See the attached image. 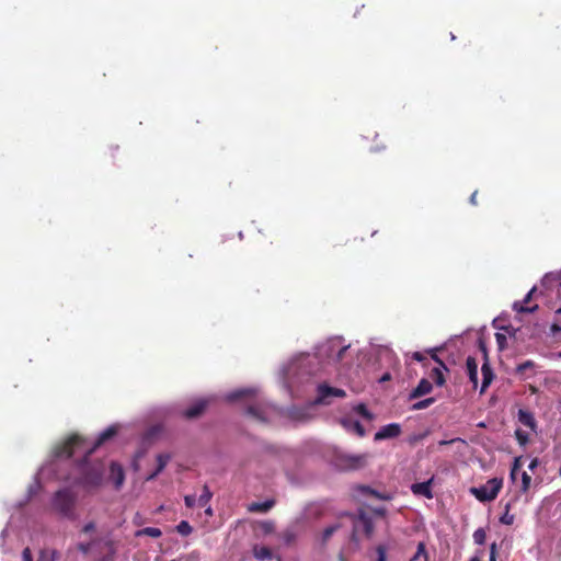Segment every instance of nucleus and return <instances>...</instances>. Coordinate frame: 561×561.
I'll return each instance as SVG.
<instances>
[{
	"mask_svg": "<svg viewBox=\"0 0 561 561\" xmlns=\"http://www.w3.org/2000/svg\"><path fill=\"white\" fill-rule=\"evenodd\" d=\"M412 357L414 360L420 362V363L424 362L426 359L425 356L420 352L413 353Z\"/></svg>",
	"mask_w": 561,
	"mask_h": 561,
	"instance_id": "obj_51",
	"label": "nucleus"
},
{
	"mask_svg": "<svg viewBox=\"0 0 561 561\" xmlns=\"http://www.w3.org/2000/svg\"><path fill=\"white\" fill-rule=\"evenodd\" d=\"M503 482L502 479L493 478L490 479L485 484L479 488H472L471 493L476 496L480 502H490L493 501L502 489Z\"/></svg>",
	"mask_w": 561,
	"mask_h": 561,
	"instance_id": "obj_3",
	"label": "nucleus"
},
{
	"mask_svg": "<svg viewBox=\"0 0 561 561\" xmlns=\"http://www.w3.org/2000/svg\"><path fill=\"white\" fill-rule=\"evenodd\" d=\"M78 451H83L84 457L78 462L80 477L77 479V483L84 489L99 488L103 483L105 465L101 460H89L91 455L87 454L85 439L82 436L72 434L65 442L56 445L54 456L56 458H70Z\"/></svg>",
	"mask_w": 561,
	"mask_h": 561,
	"instance_id": "obj_1",
	"label": "nucleus"
},
{
	"mask_svg": "<svg viewBox=\"0 0 561 561\" xmlns=\"http://www.w3.org/2000/svg\"><path fill=\"white\" fill-rule=\"evenodd\" d=\"M541 285L550 289H557V293H561V274L549 273L541 279Z\"/></svg>",
	"mask_w": 561,
	"mask_h": 561,
	"instance_id": "obj_14",
	"label": "nucleus"
},
{
	"mask_svg": "<svg viewBox=\"0 0 561 561\" xmlns=\"http://www.w3.org/2000/svg\"><path fill=\"white\" fill-rule=\"evenodd\" d=\"M558 356L561 358V351L559 352Z\"/></svg>",
	"mask_w": 561,
	"mask_h": 561,
	"instance_id": "obj_60",
	"label": "nucleus"
},
{
	"mask_svg": "<svg viewBox=\"0 0 561 561\" xmlns=\"http://www.w3.org/2000/svg\"><path fill=\"white\" fill-rule=\"evenodd\" d=\"M77 496L70 489L58 490L51 500L54 511L67 518H73Z\"/></svg>",
	"mask_w": 561,
	"mask_h": 561,
	"instance_id": "obj_2",
	"label": "nucleus"
},
{
	"mask_svg": "<svg viewBox=\"0 0 561 561\" xmlns=\"http://www.w3.org/2000/svg\"><path fill=\"white\" fill-rule=\"evenodd\" d=\"M95 529V524L93 522H90L88 523L87 525H84L82 531L83 533H91Z\"/></svg>",
	"mask_w": 561,
	"mask_h": 561,
	"instance_id": "obj_50",
	"label": "nucleus"
},
{
	"mask_svg": "<svg viewBox=\"0 0 561 561\" xmlns=\"http://www.w3.org/2000/svg\"><path fill=\"white\" fill-rule=\"evenodd\" d=\"M259 528L264 535H268L275 530V523L273 520H263L259 523Z\"/></svg>",
	"mask_w": 561,
	"mask_h": 561,
	"instance_id": "obj_31",
	"label": "nucleus"
},
{
	"mask_svg": "<svg viewBox=\"0 0 561 561\" xmlns=\"http://www.w3.org/2000/svg\"><path fill=\"white\" fill-rule=\"evenodd\" d=\"M247 414H249L251 417L260 421V422H264L265 421V417L263 415V411L256 407V405H253V404H250L248 408H247Z\"/></svg>",
	"mask_w": 561,
	"mask_h": 561,
	"instance_id": "obj_27",
	"label": "nucleus"
},
{
	"mask_svg": "<svg viewBox=\"0 0 561 561\" xmlns=\"http://www.w3.org/2000/svg\"><path fill=\"white\" fill-rule=\"evenodd\" d=\"M59 558V552L55 549H42L39 551L37 561H57Z\"/></svg>",
	"mask_w": 561,
	"mask_h": 561,
	"instance_id": "obj_23",
	"label": "nucleus"
},
{
	"mask_svg": "<svg viewBox=\"0 0 561 561\" xmlns=\"http://www.w3.org/2000/svg\"><path fill=\"white\" fill-rule=\"evenodd\" d=\"M469 561H481V559L478 556H474L470 558Z\"/></svg>",
	"mask_w": 561,
	"mask_h": 561,
	"instance_id": "obj_57",
	"label": "nucleus"
},
{
	"mask_svg": "<svg viewBox=\"0 0 561 561\" xmlns=\"http://www.w3.org/2000/svg\"><path fill=\"white\" fill-rule=\"evenodd\" d=\"M96 543H98V540H93V541L87 542V543L80 542V543H78L77 548L79 551L87 554L92 548L96 547Z\"/></svg>",
	"mask_w": 561,
	"mask_h": 561,
	"instance_id": "obj_37",
	"label": "nucleus"
},
{
	"mask_svg": "<svg viewBox=\"0 0 561 561\" xmlns=\"http://www.w3.org/2000/svg\"><path fill=\"white\" fill-rule=\"evenodd\" d=\"M435 402V399L434 398H427V399H424V400H421L416 403H414L413 405V410H423V409H426L428 408L431 404H433Z\"/></svg>",
	"mask_w": 561,
	"mask_h": 561,
	"instance_id": "obj_36",
	"label": "nucleus"
},
{
	"mask_svg": "<svg viewBox=\"0 0 561 561\" xmlns=\"http://www.w3.org/2000/svg\"><path fill=\"white\" fill-rule=\"evenodd\" d=\"M280 537L283 539V541L289 546L291 543H294L296 541V538H297V533L295 531V529L293 528H287L285 529L282 534H280Z\"/></svg>",
	"mask_w": 561,
	"mask_h": 561,
	"instance_id": "obj_29",
	"label": "nucleus"
},
{
	"mask_svg": "<svg viewBox=\"0 0 561 561\" xmlns=\"http://www.w3.org/2000/svg\"><path fill=\"white\" fill-rule=\"evenodd\" d=\"M537 288L533 287L528 294L525 296L523 302H514L513 309L518 313H533L538 309V305H534L533 307H528L527 304L531 300L533 295L536 293Z\"/></svg>",
	"mask_w": 561,
	"mask_h": 561,
	"instance_id": "obj_10",
	"label": "nucleus"
},
{
	"mask_svg": "<svg viewBox=\"0 0 561 561\" xmlns=\"http://www.w3.org/2000/svg\"><path fill=\"white\" fill-rule=\"evenodd\" d=\"M110 478L113 481L116 489H119L123 485L124 480H125V472H124L123 467L119 463H117L115 461L111 462Z\"/></svg>",
	"mask_w": 561,
	"mask_h": 561,
	"instance_id": "obj_11",
	"label": "nucleus"
},
{
	"mask_svg": "<svg viewBox=\"0 0 561 561\" xmlns=\"http://www.w3.org/2000/svg\"><path fill=\"white\" fill-rule=\"evenodd\" d=\"M495 339L500 348H503L506 343V336L502 333H496Z\"/></svg>",
	"mask_w": 561,
	"mask_h": 561,
	"instance_id": "obj_47",
	"label": "nucleus"
},
{
	"mask_svg": "<svg viewBox=\"0 0 561 561\" xmlns=\"http://www.w3.org/2000/svg\"><path fill=\"white\" fill-rule=\"evenodd\" d=\"M274 506V501L254 502L249 506L250 512L266 513Z\"/></svg>",
	"mask_w": 561,
	"mask_h": 561,
	"instance_id": "obj_21",
	"label": "nucleus"
},
{
	"mask_svg": "<svg viewBox=\"0 0 561 561\" xmlns=\"http://www.w3.org/2000/svg\"><path fill=\"white\" fill-rule=\"evenodd\" d=\"M510 507H511V504H506L505 506V513L503 516H501L500 518V522L504 525H512L514 523V515L510 514Z\"/></svg>",
	"mask_w": 561,
	"mask_h": 561,
	"instance_id": "obj_33",
	"label": "nucleus"
},
{
	"mask_svg": "<svg viewBox=\"0 0 561 561\" xmlns=\"http://www.w3.org/2000/svg\"><path fill=\"white\" fill-rule=\"evenodd\" d=\"M479 345H480L481 352L484 355V362L481 366L482 383H481V388H480V393H484L494 379V373L490 365V362L488 358V353H486V347H485L484 343L482 341H480Z\"/></svg>",
	"mask_w": 561,
	"mask_h": 561,
	"instance_id": "obj_5",
	"label": "nucleus"
},
{
	"mask_svg": "<svg viewBox=\"0 0 561 561\" xmlns=\"http://www.w3.org/2000/svg\"><path fill=\"white\" fill-rule=\"evenodd\" d=\"M161 535H162V531L157 527H146V528L137 530L135 534L136 537L149 536L152 538H159V537H161Z\"/></svg>",
	"mask_w": 561,
	"mask_h": 561,
	"instance_id": "obj_25",
	"label": "nucleus"
},
{
	"mask_svg": "<svg viewBox=\"0 0 561 561\" xmlns=\"http://www.w3.org/2000/svg\"><path fill=\"white\" fill-rule=\"evenodd\" d=\"M456 440H461V439L460 438H455V439H450V440H440L439 445L440 446L450 445V444L455 443Z\"/></svg>",
	"mask_w": 561,
	"mask_h": 561,
	"instance_id": "obj_54",
	"label": "nucleus"
},
{
	"mask_svg": "<svg viewBox=\"0 0 561 561\" xmlns=\"http://www.w3.org/2000/svg\"><path fill=\"white\" fill-rule=\"evenodd\" d=\"M337 527V525L327 527L322 534L323 541L329 540L331 536L336 531Z\"/></svg>",
	"mask_w": 561,
	"mask_h": 561,
	"instance_id": "obj_42",
	"label": "nucleus"
},
{
	"mask_svg": "<svg viewBox=\"0 0 561 561\" xmlns=\"http://www.w3.org/2000/svg\"><path fill=\"white\" fill-rule=\"evenodd\" d=\"M535 364L533 360H526L522 364H519L516 368V371L522 374L524 373L526 369H530V368H534Z\"/></svg>",
	"mask_w": 561,
	"mask_h": 561,
	"instance_id": "obj_44",
	"label": "nucleus"
},
{
	"mask_svg": "<svg viewBox=\"0 0 561 561\" xmlns=\"http://www.w3.org/2000/svg\"><path fill=\"white\" fill-rule=\"evenodd\" d=\"M438 348L431 350L428 353L431 354V358L438 364L442 368H444L445 371H448L449 369L445 365V363L437 356Z\"/></svg>",
	"mask_w": 561,
	"mask_h": 561,
	"instance_id": "obj_40",
	"label": "nucleus"
},
{
	"mask_svg": "<svg viewBox=\"0 0 561 561\" xmlns=\"http://www.w3.org/2000/svg\"><path fill=\"white\" fill-rule=\"evenodd\" d=\"M515 437L522 446L528 443V434L520 428L515 431Z\"/></svg>",
	"mask_w": 561,
	"mask_h": 561,
	"instance_id": "obj_38",
	"label": "nucleus"
},
{
	"mask_svg": "<svg viewBox=\"0 0 561 561\" xmlns=\"http://www.w3.org/2000/svg\"><path fill=\"white\" fill-rule=\"evenodd\" d=\"M253 556L257 560H267L271 559L273 553L268 547L265 546H254Z\"/></svg>",
	"mask_w": 561,
	"mask_h": 561,
	"instance_id": "obj_22",
	"label": "nucleus"
},
{
	"mask_svg": "<svg viewBox=\"0 0 561 561\" xmlns=\"http://www.w3.org/2000/svg\"><path fill=\"white\" fill-rule=\"evenodd\" d=\"M377 552V561H387V548L383 545H379L376 547Z\"/></svg>",
	"mask_w": 561,
	"mask_h": 561,
	"instance_id": "obj_41",
	"label": "nucleus"
},
{
	"mask_svg": "<svg viewBox=\"0 0 561 561\" xmlns=\"http://www.w3.org/2000/svg\"><path fill=\"white\" fill-rule=\"evenodd\" d=\"M531 482V477L526 472H522V491L527 492Z\"/></svg>",
	"mask_w": 561,
	"mask_h": 561,
	"instance_id": "obj_39",
	"label": "nucleus"
},
{
	"mask_svg": "<svg viewBox=\"0 0 561 561\" xmlns=\"http://www.w3.org/2000/svg\"><path fill=\"white\" fill-rule=\"evenodd\" d=\"M432 389H433L432 383L427 379L423 378L420 380L416 388L413 389L412 392L410 393V399H416V398L423 397V396L430 393L432 391Z\"/></svg>",
	"mask_w": 561,
	"mask_h": 561,
	"instance_id": "obj_17",
	"label": "nucleus"
},
{
	"mask_svg": "<svg viewBox=\"0 0 561 561\" xmlns=\"http://www.w3.org/2000/svg\"><path fill=\"white\" fill-rule=\"evenodd\" d=\"M432 481H433V479H430L425 482L413 483L411 485L412 493L414 495H421L426 499H433Z\"/></svg>",
	"mask_w": 561,
	"mask_h": 561,
	"instance_id": "obj_13",
	"label": "nucleus"
},
{
	"mask_svg": "<svg viewBox=\"0 0 561 561\" xmlns=\"http://www.w3.org/2000/svg\"><path fill=\"white\" fill-rule=\"evenodd\" d=\"M536 391H537V389L535 387H531V392L535 393Z\"/></svg>",
	"mask_w": 561,
	"mask_h": 561,
	"instance_id": "obj_59",
	"label": "nucleus"
},
{
	"mask_svg": "<svg viewBox=\"0 0 561 561\" xmlns=\"http://www.w3.org/2000/svg\"><path fill=\"white\" fill-rule=\"evenodd\" d=\"M118 432V427L116 425L108 426L105 431H103L92 446H88L85 444V449L88 455H92L96 448L103 445L106 440L114 437Z\"/></svg>",
	"mask_w": 561,
	"mask_h": 561,
	"instance_id": "obj_8",
	"label": "nucleus"
},
{
	"mask_svg": "<svg viewBox=\"0 0 561 561\" xmlns=\"http://www.w3.org/2000/svg\"><path fill=\"white\" fill-rule=\"evenodd\" d=\"M430 376L437 386H444L446 382V379L444 376V368H442L440 366L433 368L431 370Z\"/></svg>",
	"mask_w": 561,
	"mask_h": 561,
	"instance_id": "obj_24",
	"label": "nucleus"
},
{
	"mask_svg": "<svg viewBox=\"0 0 561 561\" xmlns=\"http://www.w3.org/2000/svg\"><path fill=\"white\" fill-rule=\"evenodd\" d=\"M401 434V426L398 423H390L382 426L376 434L374 439L376 442L394 438Z\"/></svg>",
	"mask_w": 561,
	"mask_h": 561,
	"instance_id": "obj_9",
	"label": "nucleus"
},
{
	"mask_svg": "<svg viewBox=\"0 0 561 561\" xmlns=\"http://www.w3.org/2000/svg\"><path fill=\"white\" fill-rule=\"evenodd\" d=\"M519 472L522 473L523 471H520V462H519V458H516V459L514 460V463H513V467H512V470H511V478H512L513 480H515V479H516V476H517Z\"/></svg>",
	"mask_w": 561,
	"mask_h": 561,
	"instance_id": "obj_43",
	"label": "nucleus"
},
{
	"mask_svg": "<svg viewBox=\"0 0 561 561\" xmlns=\"http://www.w3.org/2000/svg\"><path fill=\"white\" fill-rule=\"evenodd\" d=\"M339 466L345 470L358 469L366 463L365 455H340L337 457Z\"/></svg>",
	"mask_w": 561,
	"mask_h": 561,
	"instance_id": "obj_7",
	"label": "nucleus"
},
{
	"mask_svg": "<svg viewBox=\"0 0 561 561\" xmlns=\"http://www.w3.org/2000/svg\"><path fill=\"white\" fill-rule=\"evenodd\" d=\"M362 527L363 531L369 537L373 534L374 530V524L373 520L366 516L365 514H362L358 519V524H356L357 527Z\"/></svg>",
	"mask_w": 561,
	"mask_h": 561,
	"instance_id": "obj_20",
	"label": "nucleus"
},
{
	"mask_svg": "<svg viewBox=\"0 0 561 561\" xmlns=\"http://www.w3.org/2000/svg\"><path fill=\"white\" fill-rule=\"evenodd\" d=\"M254 394V390L252 389H242V390H237V391H233L231 393L228 394V400L229 401H236V400H239L241 398H244V397H249V396H252Z\"/></svg>",
	"mask_w": 561,
	"mask_h": 561,
	"instance_id": "obj_26",
	"label": "nucleus"
},
{
	"mask_svg": "<svg viewBox=\"0 0 561 561\" xmlns=\"http://www.w3.org/2000/svg\"><path fill=\"white\" fill-rule=\"evenodd\" d=\"M346 392L343 389L331 387L327 383H321L317 389V398L314 402L317 404L328 405L331 403V397L344 398Z\"/></svg>",
	"mask_w": 561,
	"mask_h": 561,
	"instance_id": "obj_4",
	"label": "nucleus"
},
{
	"mask_svg": "<svg viewBox=\"0 0 561 561\" xmlns=\"http://www.w3.org/2000/svg\"><path fill=\"white\" fill-rule=\"evenodd\" d=\"M184 502H185V505L190 508L194 507L195 504L197 503V499L195 495H186L184 497Z\"/></svg>",
	"mask_w": 561,
	"mask_h": 561,
	"instance_id": "obj_46",
	"label": "nucleus"
},
{
	"mask_svg": "<svg viewBox=\"0 0 561 561\" xmlns=\"http://www.w3.org/2000/svg\"><path fill=\"white\" fill-rule=\"evenodd\" d=\"M176 531L182 536H188L193 531V528L188 522L182 520L178 524Z\"/></svg>",
	"mask_w": 561,
	"mask_h": 561,
	"instance_id": "obj_32",
	"label": "nucleus"
},
{
	"mask_svg": "<svg viewBox=\"0 0 561 561\" xmlns=\"http://www.w3.org/2000/svg\"><path fill=\"white\" fill-rule=\"evenodd\" d=\"M23 561H33V556L30 548H25L22 552Z\"/></svg>",
	"mask_w": 561,
	"mask_h": 561,
	"instance_id": "obj_48",
	"label": "nucleus"
},
{
	"mask_svg": "<svg viewBox=\"0 0 561 561\" xmlns=\"http://www.w3.org/2000/svg\"><path fill=\"white\" fill-rule=\"evenodd\" d=\"M390 379H391V375H390V373H385V374L380 377L379 381H380V382H385V381H388V380H390Z\"/></svg>",
	"mask_w": 561,
	"mask_h": 561,
	"instance_id": "obj_53",
	"label": "nucleus"
},
{
	"mask_svg": "<svg viewBox=\"0 0 561 561\" xmlns=\"http://www.w3.org/2000/svg\"><path fill=\"white\" fill-rule=\"evenodd\" d=\"M490 561H496V543L491 545Z\"/></svg>",
	"mask_w": 561,
	"mask_h": 561,
	"instance_id": "obj_49",
	"label": "nucleus"
},
{
	"mask_svg": "<svg viewBox=\"0 0 561 561\" xmlns=\"http://www.w3.org/2000/svg\"><path fill=\"white\" fill-rule=\"evenodd\" d=\"M206 514H208V515H211V514H213V511H211V508H210V507H208V508L206 510Z\"/></svg>",
	"mask_w": 561,
	"mask_h": 561,
	"instance_id": "obj_58",
	"label": "nucleus"
},
{
	"mask_svg": "<svg viewBox=\"0 0 561 561\" xmlns=\"http://www.w3.org/2000/svg\"><path fill=\"white\" fill-rule=\"evenodd\" d=\"M354 410L367 420L373 419V414L370 413V411L367 409V407L364 403L357 404Z\"/></svg>",
	"mask_w": 561,
	"mask_h": 561,
	"instance_id": "obj_35",
	"label": "nucleus"
},
{
	"mask_svg": "<svg viewBox=\"0 0 561 561\" xmlns=\"http://www.w3.org/2000/svg\"><path fill=\"white\" fill-rule=\"evenodd\" d=\"M206 405V401L195 402L193 405L183 411V416L188 420L196 419L204 413Z\"/></svg>",
	"mask_w": 561,
	"mask_h": 561,
	"instance_id": "obj_15",
	"label": "nucleus"
},
{
	"mask_svg": "<svg viewBox=\"0 0 561 561\" xmlns=\"http://www.w3.org/2000/svg\"><path fill=\"white\" fill-rule=\"evenodd\" d=\"M467 374L473 388L478 386V363L474 357L469 356L466 360Z\"/></svg>",
	"mask_w": 561,
	"mask_h": 561,
	"instance_id": "obj_16",
	"label": "nucleus"
},
{
	"mask_svg": "<svg viewBox=\"0 0 561 561\" xmlns=\"http://www.w3.org/2000/svg\"><path fill=\"white\" fill-rule=\"evenodd\" d=\"M341 424L346 431L355 433L358 437H364L366 435L365 427L357 420L345 417L341 420Z\"/></svg>",
	"mask_w": 561,
	"mask_h": 561,
	"instance_id": "obj_12",
	"label": "nucleus"
},
{
	"mask_svg": "<svg viewBox=\"0 0 561 561\" xmlns=\"http://www.w3.org/2000/svg\"><path fill=\"white\" fill-rule=\"evenodd\" d=\"M171 456L169 454H159L157 456V469L147 477V480H153L167 467Z\"/></svg>",
	"mask_w": 561,
	"mask_h": 561,
	"instance_id": "obj_18",
	"label": "nucleus"
},
{
	"mask_svg": "<svg viewBox=\"0 0 561 561\" xmlns=\"http://www.w3.org/2000/svg\"><path fill=\"white\" fill-rule=\"evenodd\" d=\"M536 466H537V460H536V459H534V460L530 462V465H529V469H531V470H533Z\"/></svg>",
	"mask_w": 561,
	"mask_h": 561,
	"instance_id": "obj_56",
	"label": "nucleus"
},
{
	"mask_svg": "<svg viewBox=\"0 0 561 561\" xmlns=\"http://www.w3.org/2000/svg\"><path fill=\"white\" fill-rule=\"evenodd\" d=\"M559 317H561V307L556 310V320L550 325V334L552 336H556L559 332H561V320Z\"/></svg>",
	"mask_w": 561,
	"mask_h": 561,
	"instance_id": "obj_30",
	"label": "nucleus"
},
{
	"mask_svg": "<svg viewBox=\"0 0 561 561\" xmlns=\"http://www.w3.org/2000/svg\"><path fill=\"white\" fill-rule=\"evenodd\" d=\"M518 421L530 428H535L536 421L531 412L520 409L518 411Z\"/></svg>",
	"mask_w": 561,
	"mask_h": 561,
	"instance_id": "obj_19",
	"label": "nucleus"
},
{
	"mask_svg": "<svg viewBox=\"0 0 561 561\" xmlns=\"http://www.w3.org/2000/svg\"><path fill=\"white\" fill-rule=\"evenodd\" d=\"M211 496L213 493L210 492L209 488L207 485H204L203 493L197 499L198 506L205 507L209 503Z\"/></svg>",
	"mask_w": 561,
	"mask_h": 561,
	"instance_id": "obj_28",
	"label": "nucleus"
},
{
	"mask_svg": "<svg viewBox=\"0 0 561 561\" xmlns=\"http://www.w3.org/2000/svg\"><path fill=\"white\" fill-rule=\"evenodd\" d=\"M98 557L94 561H114L116 556V547L111 539L98 540Z\"/></svg>",
	"mask_w": 561,
	"mask_h": 561,
	"instance_id": "obj_6",
	"label": "nucleus"
},
{
	"mask_svg": "<svg viewBox=\"0 0 561 561\" xmlns=\"http://www.w3.org/2000/svg\"><path fill=\"white\" fill-rule=\"evenodd\" d=\"M421 556H424L425 558H427V552H426V548H425V545L423 542H420L417 545V551L413 558V560H416L417 558H420Z\"/></svg>",
	"mask_w": 561,
	"mask_h": 561,
	"instance_id": "obj_45",
	"label": "nucleus"
},
{
	"mask_svg": "<svg viewBox=\"0 0 561 561\" xmlns=\"http://www.w3.org/2000/svg\"><path fill=\"white\" fill-rule=\"evenodd\" d=\"M485 539H486V534L483 528H478L477 530H474L473 540L477 545H483L485 542Z\"/></svg>",
	"mask_w": 561,
	"mask_h": 561,
	"instance_id": "obj_34",
	"label": "nucleus"
},
{
	"mask_svg": "<svg viewBox=\"0 0 561 561\" xmlns=\"http://www.w3.org/2000/svg\"><path fill=\"white\" fill-rule=\"evenodd\" d=\"M346 346L342 347L340 351H339V354H337V358L341 359L342 358V355L343 353L346 351Z\"/></svg>",
	"mask_w": 561,
	"mask_h": 561,
	"instance_id": "obj_55",
	"label": "nucleus"
},
{
	"mask_svg": "<svg viewBox=\"0 0 561 561\" xmlns=\"http://www.w3.org/2000/svg\"><path fill=\"white\" fill-rule=\"evenodd\" d=\"M477 196H478V192H477V191H476V192H473V193L471 194V196H470V203H471L472 205H474V206H476V205H478Z\"/></svg>",
	"mask_w": 561,
	"mask_h": 561,
	"instance_id": "obj_52",
	"label": "nucleus"
}]
</instances>
